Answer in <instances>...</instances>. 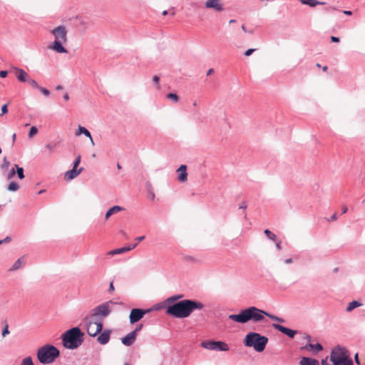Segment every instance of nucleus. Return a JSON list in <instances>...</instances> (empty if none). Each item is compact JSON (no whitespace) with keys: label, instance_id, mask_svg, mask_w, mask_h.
<instances>
[{"label":"nucleus","instance_id":"nucleus-56","mask_svg":"<svg viewBox=\"0 0 365 365\" xmlns=\"http://www.w3.org/2000/svg\"><path fill=\"white\" fill-rule=\"evenodd\" d=\"M343 13H344L345 15H347V16H351V15H352V11H349V10L343 11Z\"/></svg>","mask_w":365,"mask_h":365},{"label":"nucleus","instance_id":"nucleus-2","mask_svg":"<svg viewBox=\"0 0 365 365\" xmlns=\"http://www.w3.org/2000/svg\"><path fill=\"white\" fill-rule=\"evenodd\" d=\"M204 304L198 301L182 299L168 307L166 314L177 319L188 317L195 310H202Z\"/></svg>","mask_w":365,"mask_h":365},{"label":"nucleus","instance_id":"nucleus-60","mask_svg":"<svg viewBox=\"0 0 365 365\" xmlns=\"http://www.w3.org/2000/svg\"><path fill=\"white\" fill-rule=\"evenodd\" d=\"M63 99H64L65 101H68V100H69V95H68V93H64V95H63Z\"/></svg>","mask_w":365,"mask_h":365},{"label":"nucleus","instance_id":"nucleus-16","mask_svg":"<svg viewBox=\"0 0 365 365\" xmlns=\"http://www.w3.org/2000/svg\"><path fill=\"white\" fill-rule=\"evenodd\" d=\"M83 170V168H81L79 169L72 168L71 170H68L65 173L64 178L66 180H71L76 178L79 174H81Z\"/></svg>","mask_w":365,"mask_h":365},{"label":"nucleus","instance_id":"nucleus-38","mask_svg":"<svg viewBox=\"0 0 365 365\" xmlns=\"http://www.w3.org/2000/svg\"><path fill=\"white\" fill-rule=\"evenodd\" d=\"M16 174V170L14 168H13L12 169H11V170L9 172L8 175H7V179L8 180H11V178H14V175Z\"/></svg>","mask_w":365,"mask_h":365},{"label":"nucleus","instance_id":"nucleus-51","mask_svg":"<svg viewBox=\"0 0 365 365\" xmlns=\"http://www.w3.org/2000/svg\"><path fill=\"white\" fill-rule=\"evenodd\" d=\"M115 290L113 282H111L109 285L108 292H112Z\"/></svg>","mask_w":365,"mask_h":365},{"label":"nucleus","instance_id":"nucleus-12","mask_svg":"<svg viewBox=\"0 0 365 365\" xmlns=\"http://www.w3.org/2000/svg\"><path fill=\"white\" fill-rule=\"evenodd\" d=\"M272 327L282 332V334L288 336L289 338H294L297 334V331L283 327L279 324H272Z\"/></svg>","mask_w":365,"mask_h":365},{"label":"nucleus","instance_id":"nucleus-25","mask_svg":"<svg viewBox=\"0 0 365 365\" xmlns=\"http://www.w3.org/2000/svg\"><path fill=\"white\" fill-rule=\"evenodd\" d=\"M306 348L309 350H313L315 352H319L323 349V346L319 343H317L316 344L308 343L306 346Z\"/></svg>","mask_w":365,"mask_h":365},{"label":"nucleus","instance_id":"nucleus-40","mask_svg":"<svg viewBox=\"0 0 365 365\" xmlns=\"http://www.w3.org/2000/svg\"><path fill=\"white\" fill-rule=\"evenodd\" d=\"M153 81L156 84L157 88L159 89L160 88V86H159L160 78L158 76H154L153 78Z\"/></svg>","mask_w":365,"mask_h":365},{"label":"nucleus","instance_id":"nucleus-27","mask_svg":"<svg viewBox=\"0 0 365 365\" xmlns=\"http://www.w3.org/2000/svg\"><path fill=\"white\" fill-rule=\"evenodd\" d=\"M182 297L183 296L182 294L173 295L168 297L165 302L167 304H173V303L178 302V300L182 298Z\"/></svg>","mask_w":365,"mask_h":365},{"label":"nucleus","instance_id":"nucleus-63","mask_svg":"<svg viewBox=\"0 0 365 365\" xmlns=\"http://www.w3.org/2000/svg\"><path fill=\"white\" fill-rule=\"evenodd\" d=\"M56 89L57 91H61V90H62V89H63V86H61V85H58V86H57L56 87Z\"/></svg>","mask_w":365,"mask_h":365},{"label":"nucleus","instance_id":"nucleus-32","mask_svg":"<svg viewBox=\"0 0 365 365\" xmlns=\"http://www.w3.org/2000/svg\"><path fill=\"white\" fill-rule=\"evenodd\" d=\"M19 185H18V184H17L16 182H11L9 185V186H8V187H7V190H8L9 191L14 192V191H16V190L19 189Z\"/></svg>","mask_w":365,"mask_h":365},{"label":"nucleus","instance_id":"nucleus-30","mask_svg":"<svg viewBox=\"0 0 365 365\" xmlns=\"http://www.w3.org/2000/svg\"><path fill=\"white\" fill-rule=\"evenodd\" d=\"M264 233L265 234V235L267 236V237L268 239H269L272 241H275L277 236L273 232H272L269 230H268V229L264 230Z\"/></svg>","mask_w":365,"mask_h":365},{"label":"nucleus","instance_id":"nucleus-61","mask_svg":"<svg viewBox=\"0 0 365 365\" xmlns=\"http://www.w3.org/2000/svg\"><path fill=\"white\" fill-rule=\"evenodd\" d=\"M214 72V70L212 68H210L207 72V76H210L211 75L212 73Z\"/></svg>","mask_w":365,"mask_h":365},{"label":"nucleus","instance_id":"nucleus-6","mask_svg":"<svg viewBox=\"0 0 365 365\" xmlns=\"http://www.w3.org/2000/svg\"><path fill=\"white\" fill-rule=\"evenodd\" d=\"M330 360L334 365H354L353 361L348 356L347 349L340 346L331 350Z\"/></svg>","mask_w":365,"mask_h":365},{"label":"nucleus","instance_id":"nucleus-41","mask_svg":"<svg viewBox=\"0 0 365 365\" xmlns=\"http://www.w3.org/2000/svg\"><path fill=\"white\" fill-rule=\"evenodd\" d=\"M1 115H4L6 114L7 112H8V107H7V104H4L1 106Z\"/></svg>","mask_w":365,"mask_h":365},{"label":"nucleus","instance_id":"nucleus-45","mask_svg":"<svg viewBox=\"0 0 365 365\" xmlns=\"http://www.w3.org/2000/svg\"><path fill=\"white\" fill-rule=\"evenodd\" d=\"M255 51V48H249L245 52V56H250Z\"/></svg>","mask_w":365,"mask_h":365},{"label":"nucleus","instance_id":"nucleus-39","mask_svg":"<svg viewBox=\"0 0 365 365\" xmlns=\"http://www.w3.org/2000/svg\"><path fill=\"white\" fill-rule=\"evenodd\" d=\"M9 334V326H8V324H6L4 328L2 330L1 335L3 337H4V336H6V335H7Z\"/></svg>","mask_w":365,"mask_h":365},{"label":"nucleus","instance_id":"nucleus-17","mask_svg":"<svg viewBox=\"0 0 365 365\" xmlns=\"http://www.w3.org/2000/svg\"><path fill=\"white\" fill-rule=\"evenodd\" d=\"M178 180L181 182H185L187 180V166L181 165L177 170Z\"/></svg>","mask_w":365,"mask_h":365},{"label":"nucleus","instance_id":"nucleus-26","mask_svg":"<svg viewBox=\"0 0 365 365\" xmlns=\"http://www.w3.org/2000/svg\"><path fill=\"white\" fill-rule=\"evenodd\" d=\"M128 251H129V248H127V247H120V248L113 250L108 252V255H120V254L125 253Z\"/></svg>","mask_w":365,"mask_h":365},{"label":"nucleus","instance_id":"nucleus-20","mask_svg":"<svg viewBox=\"0 0 365 365\" xmlns=\"http://www.w3.org/2000/svg\"><path fill=\"white\" fill-rule=\"evenodd\" d=\"M26 264L24 257L19 258L14 264L9 269V272H14L22 268Z\"/></svg>","mask_w":365,"mask_h":365},{"label":"nucleus","instance_id":"nucleus-5","mask_svg":"<svg viewBox=\"0 0 365 365\" xmlns=\"http://www.w3.org/2000/svg\"><path fill=\"white\" fill-rule=\"evenodd\" d=\"M59 355V350L51 344H46L40 347L36 353L37 358L42 364L53 363Z\"/></svg>","mask_w":365,"mask_h":365},{"label":"nucleus","instance_id":"nucleus-10","mask_svg":"<svg viewBox=\"0 0 365 365\" xmlns=\"http://www.w3.org/2000/svg\"><path fill=\"white\" fill-rule=\"evenodd\" d=\"M51 32L55 38L54 41H67V31L64 26H58L53 29Z\"/></svg>","mask_w":365,"mask_h":365},{"label":"nucleus","instance_id":"nucleus-36","mask_svg":"<svg viewBox=\"0 0 365 365\" xmlns=\"http://www.w3.org/2000/svg\"><path fill=\"white\" fill-rule=\"evenodd\" d=\"M41 93L43 95H44L45 96H48L50 95V91L46 88H43V87H41V86H39V88H38Z\"/></svg>","mask_w":365,"mask_h":365},{"label":"nucleus","instance_id":"nucleus-28","mask_svg":"<svg viewBox=\"0 0 365 365\" xmlns=\"http://www.w3.org/2000/svg\"><path fill=\"white\" fill-rule=\"evenodd\" d=\"M361 305V304L358 302V301H352L351 302H350L348 305V307H346V312H351L354 309L356 308V307H359Z\"/></svg>","mask_w":365,"mask_h":365},{"label":"nucleus","instance_id":"nucleus-54","mask_svg":"<svg viewBox=\"0 0 365 365\" xmlns=\"http://www.w3.org/2000/svg\"><path fill=\"white\" fill-rule=\"evenodd\" d=\"M322 365H330V364L328 363V359H327V358L323 359L322 360Z\"/></svg>","mask_w":365,"mask_h":365},{"label":"nucleus","instance_id":"nucleus-14","mask_svg":"<svg viewBox=\"0 0 365 365\" xmlns=\"http://www.w3.org/2000/svg\"><path fill=\"white\" fill-rule=\"evenodd\" d=\"M14 71H15L16 78L19 82L26 83L30 76L22 68L14 67Z\"/></svg>","mask_w":365,"mask_h":365},{"label":"nucleus","instance_id":"nucleus-9","mask_svg":"<svg viewBox=\"0 0 365 365\" xmlns=\"http://www.w3.org/2000/svg\"><path fill=\"white\" fill-rule=\"evenodd\" d=\"M201 346L209 350H217L226 351L229 350L228 345L223 341H204L201 343Z\"/></svg>","mask_w":365,"mask_h":365},{"label":"nucleus","instance_id":"nucleus-37","mask_svg":"<svg viewBox=\"0 0 365 365\" xmlns=\"http://www.w3.org/2000/svg\"><path fill=\"white\" fill-rule=\"evenodd\" d=\"M81 155L77 156L75 160L73 163V168H77L81 163Z\"/></svg>","mask_w":365,"mask_h":365},{"label":"nucleus","instance_id":"nucleus-8","mask_svg":"<svg viewBox=\"0 0 365 365\" xmlns=\"http://www.w3.org/2000/svg\"><path fill=\"white\" fill-rule=\"evenodd\" d=\"M111 304H114V302L112 300H110L108 302L99 304L98 306L96 307L94 309H92L91 316L89 317L93 319H96L98 317L100 316L103 317H108L111 312L110 306Z\"/></svg>","mask_w":365,"mask_h":365},{"label":"nucleus","instance_id":"nucleus-49","mask_svg":"<svg viewBox=\"0 0 365 365\" xmlns=\"http://www.w3.org/2000/svg\"><path fill=\"white\" fill-rule=\"evenodd\" d=\"M247 203L245 202H242L240 206H239V209H242V210H245L247 208Z\"/></svg>","mask_w":365,"mask_h":365},{"label":"nucleus","instance_id":"nucleus-47","mask_svg":"<svg viewBox=\"0 0 365 365\" xmlns=\"http://www.w3.org/2000/svg\"><path fill=\"white\" fill-rule=\"evenodd\" d=\"M11 242V237H6L4 239L0 240V245L4 244V243H7V242Z\"/></svg>","mask_w":365,"mask_h":365},{"label":"nucleus","instance_id":"nucleus-21","mask_svg":"<svg viewBox=\"0 0 365 365\" xmlns=\"http://www.w3.org/2000/svg\"><path fill=\"white\" fill-rule=\"evenodd\" d=\"M299 365H319V361L310 357L303 356L299 361Z\"/></svg>","mask_w":365,"mask_h":365},{"label":"nucleus","instance_id":"nucleus-55","mask_svg":"<svg viewBox=\"0 0 365 365\" xmlns=\"http://www.w3.org/2000/svg\"><path fill=\"white\" fill-rule=\"evenodd\" d=\"M145 239V236H140L135 238V240L137 241V243L143 241Z\"/></svg>","mask_w":365,"mask_h":365},{"label":"nucleus","instance_id":"nucleus-18","mask_svg":"<svg viewBox=\"0 0 365 365\" xmlns=\"http://www.w3.org/2000/svg\"><path fill=\"white\" fill-rule=\"evenodd\" d=\"M110 333L111 331L110 329H106L102 333H100V335L97 337V341L103 345L106 344L110 340Z\"/></svg>","mask_w":365,"mask_h":365},{"label":"nucleus","instance_id":"nucleus-33","mask_svg":"<svg viewBox=\"0 0 365 365\" xmlns=\"http://www.w3.org/2000/svg\"><path fill=\"white\" fill-rule=\"evenodd\" d=\"M21 365H34L32 361V358L31 356H28L24 358Z\"/></svg>","mask_w":365,"mask_h":365},{"label":"nucleus","instance_id":"nucleus-48","mask_svg":"<svg viewBox=\"0 0 365 365\" xmlns=\"http://www.w3.org/2000/svg\"><path fill=\"white\" fill-rule=\"evenodd\" d=\"M330 38H331V42H334V43H338L340 41L339 37L334 36H331Z\"/></svg>","mask_w":365,"mask_h":365},{"label":"nucleus","instance_id":"nucleus-35","mask_svg":"<svg viewBox=\"0 0 365 365\" xmlns=\"http://www.w3.org/2000/svg\"><path fill=\"white\" fill-rule=\"evenodd\" d=\"M38 133V129L35 126H32L29 132V137L33 138Z\"/></svg>","mask_w":365,"mask_h":365},{"label":"nucleus","instance_id":"nucleus-13","mask_svg":"<svg viewBox=\"0 0 365 365\" xmlns=\"http://www.w3.org/2000/svg\"><path fill=\"white\" fill-rule=\"evenodd\" d=\"M205 5L207 9H212L217 12H221L224 10L220 0H207Z\"/></svg>","mask_w":365,"mask_h":365},{"label":"nucleus","instance_id":"nucleus-15","mask_svg":"<svg viewBox=\"0 0 365 365\" xmlns=\"http://www.w3.org/2000/svg\"><path fill=\"white\" fill-rule=\"evenodd\" d=\"M64 41H54L53 43L48 46L49 49L54 51L58 53H67V50L63 46Z\"/></svg>","mask_w":365,"mask_h":365},{"label":"nucleus","instance_id":"nucleus-22","mask_svg":"<svg viewBox=\"0 0 365 365\" xmlns=\"http://www.w3.org/2000/svg\"><path fill=\"white\" fill-rule=\"evenodd\" d=\"M123 210H124V208L119 205L113 206L106 212V215H105L106 220H107L113 214L118 213Z\"/></svg>","mask_w":365,"mask_h":365},{"label":"nucleus","instance_id":"nucleus-50","mask_svg":"<svg viewBox=\"0 0 365 365\" xmlns=\"http://www.w3.org/2000/svg\"><path fill=\"white\" fill-rule=\"evenodd\" d=\"M7 74H8V72L6 71H0V77L1 78L6 77Z\"/></svg>","mask_w":365,"mask_h":365},{"label":"nucleus","instance_id":"nucleus-1","mask_svg":"<svg viewBox=\"0 0 365 365\" xmlns=\"http://www.w3.org/2000/svg\"><path fill=\"white\" fill-rule=\"evenodd\" d=\"M265 317H268L273 321L284 323L285 320L277 316L273 315L256 307H249L246 309H241L238 314H230L229 319L240 324H247L249 322L253 323H259L265 319Z\"/></svg>","mask_w":365,"mask_h":365},{"label":"nucleus","instance_id":"nucleus-59","mask_svg":"<svg viewBox=\"0 0 365 365\" xmlns=\"http://www.w3.org/2000/svg\"><path fill=\"white\" fill-rule=\"evenodd\" d=\"M336 220V214H334L331 216L330 219L329 220V221H334V220Z\"/></svg>","mask_w":365,"mask_h":365},{"label":"nucleus","instance_id":"nucleus-64","mask_svg":"<svg viewBox=\"0 0 365 365\" xmlns=\"http://www.w3.org/2000/svg\"><path fill=\"white\" fill-rule=\"evenodd\" d=\"M89 138V139H90V140H91V143L93 145H95V143H94V141H93V140L92 136L91 135V138Z\"/></svg>","mask_w":365,"mask_h":365},{"label":"nucleus","instance_id":"nucleus-23","mask_svg":"<svg viewBox=\"0 0 365 365\" xmlns=\"http://www.w3.org/2000/svg\"><path fill=\"white\" fill-rule=\"evenodd\" d=\"M302 4L308 5L310 7H314L317 5H324L325 2L317 0H299Z\"/></svg>","mask_w":365,"mask_h":365},{"label":"nucleus","instance_id":"nucleus-11","mask_svg":"<svg viewBox=\"0 0 365 365\" xmlns=\"http://www.w3.org/2000/svg\"><path fill=\"white\" fill-rule=\"evenodd\" d=\"M150 312L149 309H143L139 308H134L131 309L129 316L130 324H134L140 321L143 316Z\"/></svg>","mask_w":365,"mask_h":365},{"label":"nucleus","instance_id":"nucleus-57","mask_svg":"<svg viewBox=\"0 0 365 365\" xmlns=\"http://www.w3.org/2000/svg\"><path fill=\"white\" fill-rule=\"evenodd\" d=\"M276 248L278 250H281L282 249V247H281V241H279L278 242L276 243Z\"/></svg>","mask_w":365,"mask_h":365},{"label":"nucleus","instance_id":"nucleus-7","mask_svg":"<svg viewBox=\"0 0 365 365\" xmlns=\"http://www.w3.org/2000/svg\"><path fill=\"white\" fill-rule=\"evenodd\" d=\"M83 323L86 327L88 334L91 336H96L102 331L103 325L101 321L86 316L83 319Z\"/></svg>","mask_w":365,"mask_h":365},{"label":"nucleus","instance_id":"nucleus-42","mask_svg":"<svg viewBox=\"0 0 365 365\" xmlns=\"http://www.w3.org/2000/svg\"><path fill=\"white\" fill-rule=\"evenodd\" d=\"M143 326V325L142 324L137 325L135 329L133 331H132V332H135V334L137 336V333L142 329Z\"/></svg>","mask_w":365,"mask_h":365},{"label":"nucleus","instance_id":"nucleus-44","mask_svg":"<svg viewBox=\"0 0 365 365\" xmlns=\"http://www.w3.org/2000/svg\"><path fill=\"white\" fill-rule=\"evenodd\" d=\"M55 146L56 145L54 144L48 143L45 145V148H47L49 151H52L54 149Z\"/></svg>","mask_w":365,"mask_h":365},{"label":"nucleus","instance_id":"nucleus-34","mask_svg":"<svg viewBox=\"0 0 365 365\" xmlns=\"http://www.w3.org/2000/svg\"><path fill=\"white\" fill-rule=\"evenodd\" d=\"M167 98L170 99L171 101H174L175 103L178 102L179 100V97L177 94L170 93L167 94Z\"/></svg>","mask_w":365,"mask_h":365},{"label":"nucleus","instance_id":"nucleus-52","mask_svg":"<svg viewBox=\"0 0 365 365\" xmlns=\"http://www.w3.org/2000/svg\"><path fill=\"white\" fill-rule=\"evenodd\" d=\"M354 360H355V362H356L358 365H360V361H359V355H358V354H357V353L354 355Z\"/></svg>","mask_w":365,"mask_h":365},{"label":"nucleus","instance_id":"nucleus-4","mask_svg":"<svg viewBox=\"0 0 365 365\" xmlns=\"http://www.w3.org/2000/svg\"><path fill=\"white\" fill-rule=\"evenodd\" d=\"M268 338L255 331L247 333L244 339L243 344L247 347H252L257 352H262L268 343Z\"/></svg>","mask_w":365,"mask_h":365},{"label":"nucleus","instance_id":"nucleus-31","mask_svg":"<svg viewBox=\"0 0 365 365\" xmlns=\"http://www.w3.org/2000/svg\"><path fill=\"white\" fill-rule=\"evenodd\" d=\"M26 83L29 84L33 88L38 89L40 86L34 79L31 78V76L29 78Z\"/></svg>","mask_w":365,"mask_h":365},{"label":"nucleus","instance_id":"nucleus-62","mask_svg":"<svg viewBox=\"0 0 365 365\" xmlns=\"http://www.w3.org/2000/svg\"><path fill=\"white\" fill-rule=\"evenodd\" d=\"M347 212V207L346 206H343L342 207V213L344 214Z\"/></svg>","mask_w":365,"mask_h":365},{"label":"nucleus","instance_id":"nucleus-53","mask_svg":"<svg viewBox=\"0 0 365 365\" xmlns=\"http://www.w3.org/2000/svg\"><path fill=\"white\" fill-rule=\"evenodd\" d=\"M137 245H138V243H135V244L127 246V248H129V251H130V250H133L134 248H135Z\"/></svg>","mask_w":365,"mask_h":365},{"label":"nucleus","instance_id":"nucleus-29","mask_svg":"<svg viewBox=\"0 0 365 365\" xmlns=\"http://www.w3.org/2000/svg\"><path fill=\"white\" fill-rule=\"evenodd\" d=\"M16 168V173L17 174L18 178L20 180H22L24 178V168L21 167H19L17 164H15Z\"/></svg>","mask_w":365,"mask_h":365},{"label":"nucleus","instance_id":"nucleus-46","mask_svg":"<svg viewBox=\"0 0 365 365\" xmlns=\"http://www.w3.org/2000/svg\"><path fill=\"white\" fill-rule=\"evenodd\" d=\"M148 192H149V195H150L151 200H153L155 197V195L154 192L153 191L152 187L148 188Z\"/></svg>","mask_w":365,"mask_h":365},{"label":"nucleus","instance_id":"nucleus-43","mask_svg":"<svg viewBox=\"0 0 365 365\" xmlns=\"http://www.w3.org/2000/svg\"><path fill=\"white\" fill-rule=\"evenodd\" d=\"M9 165H10V163L6 160V158H4L3 164L1 165V168L4 169L5 168H8L9 166Z\"/></svg>","mask_w":365,"mask_h":365},{"label":"nucleus","instance_id":"nucleus-19","mask_svg":"<svg viewBox=\"0 0 365 365\" xmlns=\"http://www.w3.org/2000/svg\"><path fill=\"white\" fill-rule=\"evenodd\" d=\"M136 335L135 334V332H130L128 333L125 336L122 338L121 341L122 343L125 346H130L132 345L134 341H135Z\"/></svg>","mask_w":365,"mask_h":365},{"label":"nucleus","instance_id":"nucleus-3","mask_svg":"<svg viewBox=\"0 0 365 365\" xmlns=\"http://www.w3.org/2000/svg\"><path fill=\"white\" fill-rule=\"evenodd\" d=\"M83 332L78 327L67 330L61 335L63 346L68 349H77L83 341Z\"/></svg>","mask_w":365,"mask_h":365},{"label":"nucleus","instance_id":"nucleus-24","mask_svg":"<svg viewBox=\"0 0 365 365\" xmlns=\"http://www.w3.org/2000/svg\"><path fill=\"white\" fill-rule=\"evenodd\" d=\"M81 134H83L85 136H86L88 138H91L90 131L86 128L79 125L78 128V130L76 132V135L78 136Z\"/></svg>","mask_w":365,"mask_h":365},{"label":"nucleus","instance_id":"nucleus-58","mask_svg":"<svg viewBox=\"0 0 365 365\" xmlns=\"http://www.w3.org/2000/svg\"><path fill=\"white\" fill-rule=\"evenodd\" d=\"M285 264H291L292 263V258H287L284 260Z\"/></svg>","mask_w":365,"mask_h":365}]
</instances>
